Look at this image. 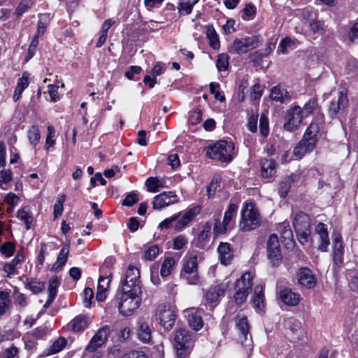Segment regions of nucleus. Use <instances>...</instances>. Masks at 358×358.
<instances>
[{
    "mask_svg": "<svg viewBox=\"0 0 358 358\" xmlns=\"http://www.w3.org/2000/svg\"><path fill=\"white\" fill-rule=\"evenodd\" d=\"M234 150V143L224 140H220L205 148L206 156L222 163H229L232 160Z\"/></svg>",
    "mask_w": 358,
    "mask_h": 358,
    "instance_id": "obj_1",
    "label": "nucleus"
},
{
    "mask_svg": "<svg viewBox=\"0 0 358 358\" xmlns=\"http://www.w3.org/2000/svg\"><path fill=\"white\" fill-rule=\"evenodd\" d=\"M238 331L244 337L245 341L248 340V335L249 334V324L245 317H241L236 324Z\"/></svg>",
    "mask_w": 358,
    "mask_h": 358,
    "instance_id": "obj_41",
    "label": "nucleus"
},
{
    "mask_svg": "<svg viewBox=\"0 0 358 358\" xmlns=\"http://www.w3.org/2000/svg\"><path fill=\"white\" fill-rule=\"evenodd\" d=\"M14 251L15 245L11 242H6L0 247V252L7 257L12 256Z\"/></svg>",
    "mask_w": 358,
    "mask_h": 358,
    "instance_id": "obj_56",
    "label": "nucleus"
},
{
    "mask_svg": "<svg viewBox=\"0 0 358 358\" xmlns=\"http://www.w3.org/2000/svg\"><path fill=\"white\" fill-rule=\"evenodd\" d=\"M199 213V208L194 207L186 211L182 218L178 220L175 225V229L178 231L182 230Z\"/></svg>",
    "mask_w": 358,
    "mask_h": 358,
    "instance_id": "obj_22",
    "label": "nucleus"
},
{
    "mask_svg": "<svg viewBox=\"0 0 358 358\" xmlns=\"http://www.w3.org/2000/svg\"><path fill=\"white\" fill-rule=\"evenodd\" d=\"M309 27L314 34L322 35L324 34L323 24L319 20H313L309 23Z\"/></svg>",
    "mask_w": 358,
    "mask_h": 358,
    "instance_id": "obj_54",
    "label": "nucleus"
},
{
    "mask_svg": "<svg viewBox=\"0 0 358 358\" xmlns=\"http://www.w3.org/2000/svg\"><path fill=\"white\" fill-rule=\"evenodd\" d=\"M315 145L312 139L307 141L303 139L297 143L293 150V154L299 159L302 158L306 153L312 152Z\"/></svg>",
    "mask_w": 358,
    "mask_h": 358,
    "instance_id": "obj_20",
    "label": "nucleus"
},
{
    "mask_svg": "<svg viewBox=\"0 0 358 358\" xmlns=\"http://www.w3.org/2000/svg\"><path fill=\"white\" fill-rule=\"evenodd\" d=\"M142 293L134 292L131 290L129 292H126L122 289L120 294L118 308L121 314L125 316L131 315L135 310H136L141 302V295Z\"/></svg>",
    "mask_w": 358,
    "mask_h": 358,
    "instance_id": "obj_3",
    "label": "nucleus"
},
{
    "mask_svg": "<svg viewBox=\"0 0 358 358\" xmlns=\"http://www.w3.org/2000/svg\"><path fill=\"white\" fill-rule=\"evenodd\" d=\"M259 43V36H252L242 38H236L233 41L231 51L236 54H245L248 51L256 48Z\"/></svg>",
    "mask_w": 358,
    "mask_h": 358,
    "instance_id": "obj_8",
    "label": "nucleus"
},
{
    "mask_svg": "<svg viewBox=\"0 0 358 358\" xmlns=\"http://www.w3.org/2000/svg\"><path fill=\"white\" fill-rule=\"evenodd\" d=\"M178 196L175 192L169 191L162 192L154 197L152 208L156 210H161L171 204L177 203Z\"/></svg>",
    "mask_w": 358,
    "mask_h": 358,
    "instance_id": "obj_14",
    "label": "nucleus"
},
{
    "mask_svg": "<svg viewBox=\"0 0 358 358\" xmlns=\"http://www.w3.org/2000/svg\"><path fill=\"white\" fill-rule=\"evenodd\" d=\"M137 336L143 343H148L151 341V329L147 323H142L139 325L137 330Z\"/></svg>",
    "mask_w": 358,
    "mask_h": 358,
    "instance_id": "obj_30",
    "label": "nucleus"
},
{
    "mask_svg": "<svg viewBox=\"0 0 358 358\" xmlns=\"http://www.w3.org/2000/svg\"><path fill=\"white\" fill-rule=\"evenodd\" d=\"M48 134L45 139V148L46 150H49L50 148L53 147L55 144V128L51 126L48 125L47 127Z\"/></svg>",
    "mask_w": 358,
    "mask_h": 358,
    "instance_id": "obj_43",
    "label": "nucleus"
},
{
    "mask_svg": "<svg viewBox=\"0 0 358 358\" xmlns=\"http://www.w3.org/2000/svg\"><path fill=\"white\" fill-rule=\"evenodd\" d=\"M238 210V206L234 203H230L228 206V208L224 213L223 222L225 224H227L230 227L231 222L233 218L235 217L236 212Z\"/></svg>",
    "mask_w": 358,
    "mask_h": 358,
    "instance_id": "obj_38",
    "label": "nucleus"
},
{
    "mask_svg": "<svg viewBox=\"0 0 358 358\" xmlns=\"http://www.w3.org/2000/svg\"><path fill=\"white\" fill-rule=\"evenodd\" d=\"M220 187V179L217 177H214L211 180L209 185L207 187V194L208 198H212L217 188Z\"/></svg>",
    "mask_w": 358,
    "mask_h": 358,
    "instance_id": "obj_52",
    "label": "nucleus"
},
{
    "mask_svg": "<svg viewBox=\"0 0 358 358\" xmlns=\"http://www.w3.org/2000/svg\"><path fill=\"white\" fill-rule=\"evenodd\" d=\"M89 324L90 320L87 317L78 315L71 322V327L73 331L80 332L85 330Z\"/></svg>",
    "mask_w": 358,
    "mask_h": 358,
    "instance_id": "obj_29",
    "label": "nucleus"
},
{
    "mask_svg": "<svg viewBox=\"0 0 358 358\" xmlns=\"http://www.w3.org/2000/svg\"><path fill=\"white\" fill-rule=\"evenodd\" d=\"M210 91L212 94L214 95V97L220 101L221 102H223L225 101V97L224 95H221L220 92L217 90L220 87V85L217 83H210Z\"/></svg>",
    "mask_w": 358,
    "mask_h": 358,
    "instance_id": "obj_55",
    "label": "nucleus"
},
{
    "mask_svg": "<svg viewBox=\"0 0 358 358\" xmlns=\"http://www.w3.org/2000/svg\"><path fill=\"white\" fill-rule=\"evenodd\" d=\"M262 219L258 210L252 203H245L241 210L240 227L243 231H251L260 226Z\"/></svg>",
    "mask_w": 358,
    "mask_h": 358,
    "instance_id": "obj_2",
    "label": "nucleus"
},
{
    "mask_svg": "<svg viewBox=\"0 0 358 358\" xmlns=\"http://www.w3.org/2000/svg\"><path fill=\"white\" fill-rule=\"evenodd\" d=\"M159 253V248L157 245H153L149 247L145 251V259L146 260L152 261L156 258Z\"/></svg>",
    "mask_w": 358,
    "mask_h": 358,
    "instance_id": "obj_50",
    "label": "nucleus"
},
{
    "mask_svg": "<svg viewBox=\"0 0 358 358\" xmlns=\"http://www.w3.org/2000/svg\"><path fill=\"white\" fill-rule=\"evenodd\" d=\"M229 56L227 54H219L216 61V66L219 71H226L229 65Z\"/></svg>",
    "mask_w": 358,
    "mask_h": 358,
    "instance_id": "obj_40",
    "label": "nucleus"
},
{
    "mask_svg": "<svg viewBox=\"0 0 358 358\" xmlns=\"http://www.w3.org/2000/svg\"><path fill=\"white\" fill-rule=\"evenodd\" d=\"M69 254V245H66L61 249L57 261L52 265V269L55 271H60L67 262Z\"/></svg>",
    "mask_w": 358,
    "mask_h": 358,
    "instance_id": "obj_28",
    "label": "nucleus"
},
{
    "mask_svg": "<svg viewBox=\"0 0 358 358\" xmlns=\"http://www.w3.org/2000/svg\"><path fill=\"white\" fill-rule=\"evenodd\" d=\"M199 1V0H187L185 2L180 3L179 6V11L181 13L186 15L189 14L193 6Z\"/></svg>",
    "mask_w": 358,
    "mask_h": 358,
    "instance_id": "obj_46",
    "label": "nucleus"
},
{
    "mask_svg": "<svg viewBox=\"0 0 358 358\" xmlns=\"http://www.w3.org/2000/svg\"><path fill=\"white\" fill-rule=\"evenodd\" d=\"M179 215L180 214H176L171 217L165 219L159 224L158 228L161 229L170 228L171 224L178 219Z\"/></svg>",
    "mask_w": 358,
    "mask_h": 358,
    "instance_id": "obj_63",
    "label": "nucleus"
},
{
    "mask_svg": "<svg viewBox=\"0 0 358 358\" xmlns=\"http://www.w3.org/2000/svg\"><path fill=\"white\" fill-rule=\"evenodd\" d=\"M187 313V320L189 327L194 331L201 329L203 326L201 310L190 308Z\"/></svg>",
    "mask_w": 358,
    "mask_h": 358,
    "instance_id": "obj_18",
    "label": "nucleus"
},
{
    "mask_svg": "<svg viewBox=\"0 0 358 358\" xmlns=\"http://www.w3.org/2000/svg\"><path fill=\"white\" fill-rule=\"evenodd\" d=\"M259 131L263 136H267L268 134V120L266 115L262 114L259 119Z\"/></svg>",
    "mask_w": 358,
    "mask_h": 358,
    "instance_id": "obj_53",
    "label": "nucleus"
},
{
    "mask_svg": "<svg viewBox=\"0 0 358 358\" xmlns=\"http://www.w3.org/2000/svg\"><path fill=\"white\" fill-rule=\"evenodd\" d=\"M9 303L8 294L6 292H0V315H3L8 309Z\"/></svg>",
    "mask_w": 358,
    "mask_h": 358,
    "instance_id": "obj_44",
    "label": "nucleus"
},
{
    "mask_svg": "<svg viewBox=\"0 0 358 358\" xmlns=\"http://www.w3.org/2000/svg\"><path fill=\"white\" fill-rule=\"evenodd\" d=\"M267 252L268 259L273 266L278 264L282 259L280 253L278 237L273 234L269 236L267 241Z\"/></svg>",
    "mask_w": 358,
    "mask_h": 358,
    "instance_id": "obj_13",
    "label": "nucleus"
},
{
    "mask_svg": "<svg viewBox=\"0 0 358 358\" xmlns=\"http://www.w3.org/2000/svg\"><path fill=\"white\" fill-rule=\"evenodd\" d=\"M252 278L250 273H245L236 281L235 289L241 291V292H246L248 294L252 286Z\"/></svg>",
    "mask_w": 358,
    "mask_h": 358,
    "instance_id": "obj_23",
    "label": "nucleus"
},
{
    "mask_svg": "<svg viewBox=\"0 0 358 358\" xmlns=\"http://www.w3.org/2000/svg\"><path fill=\"white\" fill-rule=\"evenodd\" d=\"M197 266V256L191 255L182 266V271L186 274L192 275L187 278L189 284L195 285L199 282V277L196 274Z\"/></svg>",
    "mask_w": 358,
    "mask_h": 358,
    "instance_id": "obj_15",
    "label": "nucleus"
},
{
    "mask_svg": "<svg viewBox=\"0 0 358 358\" xmlns=\"http://www.w3.org/2000/svg\"><path fill=\"white\" fill-rule=\"evenodd\" d=\"M32 6L31 0H22L15 9V14L20 17Z\"/></svg>",
    "mask_w": 358,
    "mask_h": 358,
    "instance_id": "obj_45",
    "label": "nucleus"
},
{
    "mask_svg": "<svg viewBox=\"0 0 358 358\" xmlns=\"http://www.w3.org/2000/svg\"><path fill=\"white\" fill-rule=\"evenodd\" d=\"M319 130L320 127L318 124L314 122L310 123L305 131L303 138L307 141L312 139L313 141V144L315 145L317 141V136L319 133Z\"/></svg>",
    "mask_w": 358,
    "mask_h": 358,
    "instance_id": "obj_31",
    "label": "nucleus"
},
{
    "mask_svg": "<svg viewBox=\"0 0 358 358\" xmlns=\"http://www.w3.org/2000/svg\"><path fill=\"white\" fill-rule=\"evenodd\" d=\"M44 287V284L39 281L31 280L26 285V288L30 289L34 294L40 293Z\"/></svg>",
    "mask_w": 358,
    "mask_h": 358,
    "instance_id": "obj_51",
    "label": "nucleus"
},
{
    "mask_svg": "<svg viewBox=\"0 0 358 358\" xmlns=\"http://www.w3.org/2000/svg\"><path fill=\"white\" fill-rule=\"evenodd\" d=\"M298 43L296 40H292L289 38H283L278 48V51L282 54H287L288 52V48H294Z\"/></svg>",
    "mask_w": 358,
    "mask_h": 358,
    "instance_id": "obj_37",
    "label": "nucleus"
},
{
    "mask_svg": "<svg viewBox=\"0 0 358 358\" xmlns=\"http://www.w3.org/2000/svg\"><path fill=\"white\" fill-rule=\"evenodd\" d=\"M189 122L192 124H196L202 120V113L199 110H192L189 113Z\"/></svg>",
    "mask_w": 358,
    "mask_h": 358,
    "instance_id": "obj_62",
    "label": "nucleus"
},
{
    "mask_svg": "<svg viewBox=\"0 0 358 358\" xmlns=\"http://www.w3.org/2000/svg\"><path fill=\"white\" fill-rule=\"evenodd\" d=\"M93 296V290L90 287H86L83 292V303L86 308H89L90 306Z\"/></svg>",
    "mask_w": 358,
    "mask_h": 358,
    "instance_id": "obj_57",
    "label": "nucleus"
},
{
    "mask_svg": "<svg viewBox=\"0 0 358 358\" xmlns=\"http://www.w3.org/2000/svg\"><path fill=\"white\" fill-rule=\"evenodd\" d=\"M148 190L150 192H157L160 188L164 187L162 181L157 177H150L145 181Z\"/></svg>",
    "mask_w": 358,
    "mask_h": 358,
    "instance_id": "obj_34",
    "label": "nucleus"
},
{
    "mask_svg": "<svg viewBox=\"0 0 358 358\" xmlns=\"http://www.w3.org/2000/svg\"><path fill=\"white\" fill-rule=\"evenodd\" d=\"M110 334V327L108 325L103 326L94 335L85 350L90 352H94L107 341Z\"/></svg>",
    "mask_w": 358,
    "mask_h": 358,
    "instance_id": "obj_12",
    "label": "nucleus"
},
{
    "mask_svg": "<svg viewBox=\"0 0 358 358\" xmlns=\"http://www.w3.org/2000/svg\"><path fill=\"white\" fill-rule=\"evenodd\" d=\"M280 300L286 305L295 306L300 301V295L293 292L289 288H284L280 291Z\"/></svg>",
    "mask_w": 358,
    "mask_h": 358,
    "instance_id": "obj_21",
    "label": "nucleus"
},
{
    "mask_svg": "<svg viewBox=\"0 0 358 358\" xmlns=\"http://www.w3.org/2000/svg\"><path fill=\"white\" fill-rule=\"evenodd\" d=\"M206 35L210 46L214 50H218L220 47L219 36L212 24L206 27Z\"/></svg>",
    "mask_w": 358,
    "mask_h": 358,
    "instance_id": "obj_27",
    "label": "nucleus"
},
{
    "mask_svg": "<svg viewBox=\"0 0 358 358\" xmlns=\"http://www.w3.org/2000/svg\"><path fill=\"white\" fill-rule=\"evenodd\" d=\"M349 105L347 92L341 90L338 92L337 99H333L329 104L328 112L331 118H335L338 113L346 110Z\"/></svg>",
    "mask_w": 358,
    "mask_h": 358,
    "instance_id": "obj_11",
    "label": "nucleus"
},
{
    "mask_svg": "<svg viewBox=\"0 0 358 358\" xmlns=\"http://www.w3.org/2000/svg\"><path fill=\"white\" fill-rule=\"evenodd\" d=\"M261 174L264 178H271L275 173V162L272 159L263 158L260 160Z\"/></svg>",
    "mask_w": 358,
    "mask_h": 358,
    "instance_id": "obj_24",
    "label": "nucleus"
},
{
    "mask_svg": "<svg viewBox=\"0 0 358 358\" xmlns=\"http://www.w3.org/2000/svg\"><path fill=\"white\" fill-rule=\"evenodd\" d=\"M315 232L319 236V245L317 249L321 252H327L330 244L329 233L326 224L322 222L315 226Z\"/></svg>",
    "mask_w": 358,
    "mask_h": 358,
    "instance_id": "obj_17",
    "label": "nucleus"
},
{
    "mask_svg": "<svg viewBox=\"0 0 358 358\" xmlns=\"http://www.w3.org/2000/svg\"><path fill=\"white\" fill-rule=\"evenodd\" d=\"M298 282L303 287L310 289L315 287L316 279L312 271L306 267L301 268L297 272Z\"/></svg>",
    "mask_w": 358,
    "mask_h": 358,
    "instance_id": "obj_16",
    "label": "nucleus"
},
{
    "mask_svg": "<svg viewBox=\"0 0 358 358\" xmlns=\"http://www.w3.org/2000/svg\"><path fill=\"white\" fill-rule=\"evenodd\" d=\"M214 227L213 231L215 234H221L224 233L228 228H230L227 224H225L224 222L221 223L220 222V217L214 218Z\"/></svg>",
    "mask_w": 358,
    "mask_h": 358,
    "instance_id": "obj_49",
    "label": "nucleus"
},
{
    "mask_svg": "<svg viewBox=\"0 0 358 358\" xmlns=\"http://www.w3.org/2000/svg\"><path fill=\"white\" fill-rule=\"evenodd\" d=\"M17 217L24 222L27 229H30L33 217L27 207H23L18 210Z\"/></svg>",
    "mask_w": 358,
    "mask_h": 358,
    "instance_id": "obj_32",
    "label": "nucleus"
},
{
    "mask_svg": "<svg viewBox=\"0 0 358 358\" xmlns=\"http://www.w3.org/2000/svg\"><path fill=\"white\" fill-rule=\"evenodd\" d=\"M156 320L166 330H171L176 321L175 311L169 306L165 304H159L155 313Z\"/></svg>",
    "mask_w": 358,
    "mask_h": 358,
    "instance_id": "obj_7",
    "label": "nucleus"
},
{
    "mask_svg": "<svg viewBox=\"0 0 358 358\" xmlns=\"http://www.w3.org/2000/svg\"><path fill=\"white\" fill-rule=\"evenodd\" d=\"M256 13V8L252 3H248L243 9V19L247 20L252 18Z\"/></svg>",
    "mask_w": 358,
    "mask_h": 358,
    "instance_id": "obj_61",
    "label": "nucleus"
},
{
    "mask_svg": "<svg viewBox=\"0 0 358 358\" xmlns=\"http://www.w3.org/2000/svg\"><path fill=\"white\" fill-rule=\"evenodd\" d=\"M187 238L184 235H179L173 240V248L180 250L187 244Z\"/></svg>",
    "mask_w": 358,
    "mask_h": 358,
    "instance_id": "obj_58",
    "label": "nucleus"
},
{
    "mask_svg": "<svg viewBox=\"0 0 358 358\" xmlns=\"http://www.w3.org/2000/svg\"><path fill=\"white\" fill-rule=\"evenodd\" d=\"M175 265V260L173 257H166L164 259L161 270L160 274L162 277H166L169 275L171 273V271Z\"/></svg>",
    "mask_w": 358,
    "mask_h": 358,
    "instance_id": "obj_36",
    "label": "nucleus"
},
{
    "mask_svg": "<svg viewBox=\"0 0 358 358\" xmlns=\"http://www.w3.org/2000/svg\"><path fill=\"white\" fill-rule=\"evenodd\" d=\"M278 230L280 232L281 238L285 241H292L293 234L288 223L283 222L280 224Z\"/></svg>",
    "mask_w": 358,
    "mask_h": 358,
    "instance_id": "obj_42",
    "label": "nucleus"
},
{
    "mask_svg": "<svg viewBox=\"0 0 358 358\" xmlns=\"http://www.w3.org/2000/svg\"><path fill=\"white\" fill-rule=\"evenodd\" d=\"M270 97L273 101L281 103H286L290 100V95L286 88L282 85H278L271 88Z\"/></svg>",
    "mask_w": 358,
    "mask_h": 358,
    "instance_id": "obj_19",
    "label": "nucleus"
},
{
    "mask_svg": "<svg viewBox=\"0 0 358 358\" xmlns=\"http://www.w3.org/2000/svg\"><path fill=\"white\" fill-rule=\"evenodd\" d=\"M191 344L192 338L187 330L179 329L176 331L173 338V345L177 350L178 356L184 357L185 350L188 349Z\"/></svg>",
    "mask_w": 358,
    "mask_h": 358,
    "instance_id": "obj_9",
    "label": "nucleus"
},
{
    "mask_svg": "<svg viewBox=\"0 0 358 358\" xmlns=\"http://www.w3.org/2000/svg\"><path fill=\"white\" fill-rule=\"evenodd\" d=\"M138 201V197L135 192H130L122 201V204L126 206H132Z\"/></svg>",
    "mask_w": 358,
    "mask_h": 358,
    "instance_id": "obj_60",
    "label": "nucleus"
},
{
    "mask_svg": "<svg viewBox=\"0 0 358 358\" xmlns=\"http://www.w3.org/2000/svg\"><path fill=\"white\" fill-rule=\"evenodd\" d=\"M292 224L299 241L301 244L308 243L310 236L309 216L304 213H299L295 215Z\"/></svg>",
    "mask_w": 358,
    "mask_h": 358,
    "instance_id": "obj_4",
    "label": "nucleus"
},
{
    "mask_svg": "<svg viewBox=\"0 0 358 358\" xmlns=\"http://www.w3.org/2000/svg\"><path fill=\"white\" fill-rule=\"evenodd\" d=\"M59 285V279L57 276L52 277L48 283V295L55 297L57 292V287Z\"/></svg>",
    "mask_w": 358,
    "mask_h": 358,
    "instance_id": "obj_47",
    "label": "nucleus"
},
{
    "mask_svg": "<svg viewBox=\"0 0 358 358\" xmlns=\"http://www.w3.org/2000/svg\"><path fill=\"white\" fill-rule=\"evenodd\" d=\"M228 287L229 282H221L211 285L203 296L204 301L212 304V307H215L220 302L221 298L224 296Z\"/></svg>",
    "mask_w": 358,
    "mask_h": 358,
    "instance_id": "obj_10",
    "label": "nucleus"
},
{
    "mask_svg": "<svg viewBox=\"0 0 358 358\" xmlns=\"http://www.w3.org/2000/svg\"><path fill=\"white\" fill-rule=\"evenodd\" d=\"M258 115L252 113L248 117V129L251 132H256L257 130Z\"/></svg>",
    "mask_w": 358,
    "mask_h": 358,
    "instance_id": "obj_59",
    "label": "nucleus"
},
{
    "mask_svg": "<svg viewBox=\"0 0 358 358\" xmlns=\"http://www.w3.org/2000/svg\"><path fill=\"white\" fill-rule=\"evenodd\" d=\"M122 289L126 292L134 290V292L142 293L140 281V271L133 266H129L124 275V280L121 282Z\"/></svg>",
    "mask_w": 358,
    "mask_h": 358,
    "instance_id": "obj_5",
    "label": "nucleus"
},
{
    "mask_svg": "<svg viewBox=\"0 0 358 358\" xmlns=\"http://www.w3.org/2000/svg\"><path fill=\"white\" fill-rule=\"evenodd\" d=\"M66 341L64 338L56 340L49 349L50 352L48 355L55 354L61 351L66 345Z\"/></svg>",
    "mask_w": 358,
    "mask_h": 358,
    "instance_id": "obj_48",
    "label": "nucleus"
},
{
    "mask_svg": "<svg viewBox=\"0 0 358 358\" xmlns=\"http://www.w3.org/2000/svg\"><path fill=\"white\" fill-rule=\"evenodd\" d=\"M217 252L220 255V262L224 265L229 264L233 258L229 244L227 243H220L217 247Z\"/></svg>",
    "mask_w": 358,
    "mask_h": 358,
    "instance_id": "obj_26",
    "label": "nucleus"
},
{
    "mask_svg": "<svg viewBox=\"0 0 358 358\" xmlns=\"http://www.w3.org/2000/svg\"><path fill=\"white\" fill-rule=\"evenodd\" d=\"M303 117L302 108L299 106H291L285 113L284 129L288 131H296L300 127Z\"/></svg>",
    "mask_w": 358,
    "mask_h": 358,
    "instance_id": "obj_6",
    "label": "nucleus"
},
{
    "mask_svg": "<svg viewBox=\"0 0 358 358\" xmlns=\"http://www.w3.org/2000/svg\"><path fill=\"white\" fill-rule=\"evenodd\" d=\"M27 137L30 144L35 147L41 139L39 129L35 125L31 126L27 131Z\"/></svg>",
    "mask_w": 358,
    "mask_h": 358,
    "instance_id": "obj_35",
    "label": "nucleus"
},
{
    "mask_svg": "<svg viewBox=\"0 0 358 358\" xmlns=\"http://www.w3.org/2000/svg\"><path fill=\"white\" fill-rule=\"evenodd\" d=\"M252 303L257 312L262 313L264 311V287L262 285H257L255 287Z\"/></svg>",
    "mask_w": 358,
    "mask_h": 358,
    "instance_id": "obj_25",
    "label": "nucleus"
},
{
    "mask_svg": "<svg viewBox=\"0 0 358 358\" xmlns=\"http://www.w3.org/2000/svg\"><path fill=\"white\" fill-rule=\"evenodd\" d=\"M121 358H148L142 351L132 350L124 354Z\"/></svg>",
    "mask_w": 358,
    "mask_h": 358,
    "instance_id": "obj_64",
    "label": "nucleus"
},
{
    "mask_svg": "<svg viewBox=\"0 0 358 358\" xmlns=\"http://www.w3.org/2000/svg\"><path fill=\"white\" fill-rule=\"evenodd\" d=\"M319 108L317 98L313 97L310 99L303 106L302 110L304 117H307Z\"/></svg>",
    "mask_w": 358,
    "mask_h": 358,
    "instance_id": "obj_33",
    "label": "nucleus"
},
{
    "mask_svg": "<svg viewBox=\"0 0 358 358\" xmlns=\"http://www.w3.org/2000/svg\"><path fill=\"white\" fill-rule=\"evenodd\" d=\"M48 334V328L45 327H39L33 329L31 332L26 334V338H33L36 339H43Z\"/></svg>",
    "mask_w": 358,
    "mask_h": 358,
    "instance_id": "obj_39",
    "label": "nucleus"
}]
</instances>
